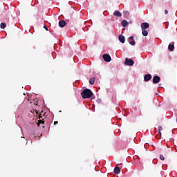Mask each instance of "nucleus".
Instances as JSON below:
<instances>
[{"label": "nucleus", "mask_w": 177, "mask_h": 177, "mask_svg": "<svg viewBox=\"0 0 177 177\" xmlns=\"http://www.w3.org/2000/svg\"><path fill=\"white\" fill-rule=\"evenodd\" d=\"M40 124H45V121L39 120L37 123L38 127H39Z\"/></svg>", "instance_id": "nucleus-17"}, {"label": "nucleus", "mask_w": 177, "mask_h": 177, "mask_svg": "<svg viewBox=\"0 0 177 177\" xmlns=\"http://www.w3.org/2000/svg\"><path fill=\"white\" fill-rule=\"evenodd\" d=\"M149 23L147 22H144L141 24V28L142 30H147L149 28Z\"/></svg>", "instance_id": "nucleus-5"}, {"label": "nucleus", "mask_w": 177, "mask_h": 177, "mask_svg": "<svg viewBox=\"0 0 177 177\" xmlns=\"http://www.w3.org/2000/svg\"><path fill=\"white\" fill-rule=\"evenodd\" d=\"M102 57L104 62H111V57L109 54H104L102 55Z\"/></svg>", "instance_id": "nucleus-3"}, {"label": "nucleus", "mask_w": 177, "mask_h": 177, "mask_svg": "<svg viewBox=\"0 0 177 177\" xmlns=\"http://www.w3.org/2000/svg\"><path fill=\"white\" fill-rule=\"evenodd\" d=\"M161 78L158 75H156L153 77L152 82L153 84H158L160 82Z\"/></svg>", "instance_id": "nucleus-4"}, {"label": "nucleus", "mask_w": 177, "mask_h": 177, "mask_svg": "<svg viewBox=\"0 0 177 177\" xmlns=\"http://www.w3.org/2000/svg\"><path fill=\"white\" fill-rule=\"evenodd\" d=\"M39 118H42V116L41 114L39 115Z\"/></svg>", "instance_id": "nucleus-24"}, {"label": "nucleus", "mask_w": 177, "mask_h": 177, "mask_svg": "<svg viewBox=\"0 0 177 177\" xmlns=\"http://www.w3.org/2000/svg\"><path fill=\"white\" fill-rule=\"evenodd\" d=\"M81 95L83 99H89V97H92V96H93V93L91 89L86 88L81 93Z\"/></svg>", "instance_id": "nucleus-1"}, {"label": "nucleus", "mask_w": 177, "mask_h": 177, "mask_svg": "<svg viewBox=\"0 0 177 177\" xmlns=\"http://www.w3.org/2000/svg\"><path fill=\"white\" fill-rule=\"evenodd\" d=\"M1 28L4 29L6 27V24L1 23L0 25Z\"/></svg>", "instance_id": "nucleus-16"}, {"label": "nucleus", "mask_w": 177, "mask_h": 177, "mask_svg": "<svg viewBox=\"0 0 177 177\" xmlns=\"http://www.w3.org/2000/svg\"><path fill=\"white\" fill-rule=\"evenodd\" d=\"M158 131H159V135H160V136H161V131H162V127L159 126Z\"/></svg>", "instance_id": "nucleus-18"}, {"label": "nucleus", "mask_w": 177, "mask_h": 177, "mask_svg": "<svg viewBox=\"0 0 177 177\" xmlns=\"http://www.w3.org/2000/svg\"><path fill=\"white\" fill-rule=\"evenodd\" d=\"M129 39H130V41H129L130 45H132L133 46H135L136 42L135 41V40H133V36L130 37Z\"/></svg>", "instance_id": "nucleus-9"}, {"label": "nucleus", "mask_w": 177, "mask_h": 177, "mask_svg": "<svg viewBox=\"0 0 177 177\" xmlns=\"http://www.w3.org/2000/svg\"><path fill=\"white\" fill-rule=\"evenodd\" d=\"M113 16H116L117 17H121V16H122V14H121V12H120V11L115 10L113 12Z\"/></svg>", "instance_id": "nucleus-10"}, {"label": "nucleus", "mask_w": 177, "mask_h": 177, "mask_svg": "<svg viewBox=\"0 0 177 177\" xmlns=\"http://www.w3.org/2000/svg\"><path fill=\"white\" fill-rule=\"evenodd\" d=\"M44 28H45V30H46V31H48V27H46V26H44Z\"/></svg>", "instance_id": "nucleus-23"}, {"label": "nucleus", "mask_w": 177, "mask_h": 177, "mask_svg": "<svg viewBox=\"0 0 177 177\" xmlns=\"http://www.w3.org/2000/svg\"><path fill=\"white\" fill-rule=\"evenodd\" d=\"M124 64H126V66H133L135 64V62L132 60V59L126 58Z\"/></svg>", "instance_id": "nucleus-2"}, {"label": "nucleus", "mask_w": 177, "mask_h": 177, "mask_svg": "<svg viewBox=\"0 0 177 177\" xmlns=\"http://www.w3.org/2000/svg\"><path fill=\"white\" fill-rule=\"evenodd\" d=\"M168 49L171 52H174V49H175V46H174V43H170L169 44Z\"/></svg>", "instance_id": "nucleus-7"}, {"label": "nucleus", "mask_w": 177, "mask_h": 177, "mask_svg": "<svg viewBox=\"0 0 177 177\" xmlns=\"http://www.w3.org/2000/svg\"><path fill=\"white\" fill-rule=\"evenodd\" d=\"M59 27H62V28L66 26V21L64 20L59 21Z\"/></svg>", "instance_id": "nucleus-13"}, {"label": "nucleus", "mask_w": 177, "mask_h": 177, "mask_svg": "<svg viewBox=\"0 0 177 177\" xmlns=\"http://www.w3.org/2000/svg\"><path fill=\"white\" fill-rule=\"evenodd\" d=\"M121 172V169H120L119 167H115L114 169V174H115V175H118V174H120Z\"/></svg>", "instance_id": "nucleus-11"}, {"label": "nucleus", "mask_w": 177, "mask_h": 177, "mask_svg": "<svg viewBox=\"0 0 177 177\" xmlns=\"http://www.w3.org/2000/svg\"><path fill=\"white\" fill-rule=\"evenodd\" d=\"M119 41L122 44H124L125 42V37H124V35H119Z\"/></svg>", "instance_id": "nucleus-8"}, {"label": "nucleus", "mask_w": 177, "mask_h": 177, "mask_svg": "<svg viewBox=\"0 0 177 177\" xmlns=\"http://www.w3.org/2000/svg\"><path fill=\"white\" fill-rule=\"evenodd\" d=\"M142 34L144 37H147L149 35V31L146 29H142Z\"/></svg>", "instance_id": "nucleus-12"}, {"label": "nucleus", "mask_w": 177, "mask_h": 177, "mask_svg": "<svg viewBox=\"0 0 177 177\" xmlns=\"http://www.w3.org/2000/svg\"><path fill=\"white\" fill-rule=\"evenodd\" d=\"M151 80V74H147L144 77V81L147 82L150 81Z\"/></svg>", "instance_id": "nucleus-6"}, {"label": "nucleus", "mask_w": 177, "mask_h": 177, "mask_svg": "<svg viewBox=\"0 0 177 177\" xmlns=\"http://www.w3.org/2000/svg\"><path fill=\"white\" fill-rule=\"evenodd\" d=\"M31 113H36V114H38V111H37V110H33L32 111H31Z\"/></svg>", "instance_id": "nucleus-20"}, {"label": "nucleus", "mask_w": 177, "mask_h": 177, "mask_svg": "<svg viewBox=\"0 0 177 177\" xmlns=\"http://www.w3.org/2000/svg\"><path fill=\"white\" fill-rule=\"evenodd\" d=\"M122 27H127L128 26V21L127 20H123L122 21Z\"/></svg>", "instance_id": "nucleus-14"}, {"label": "nucleus", "mask_w": 177, "mask_h": 177, "mask_svg": "<svg viewBox=\"0 0 177 177\" xmlns=\"http://www.w3.org/2000/svg\"><path fill=\"white\" fill-rule=\"evenodd\" d=\"M89 84H91V85H93L95 84V77H91L90 79Z\"/></svg>", "instance_id": "nucleus-15"}, {"label": "nucleus", "mask_w": 177, "mask_h": 177, "mask_svg": "<svg viewBox=\"0 0 177 177\" xmlns=\"http://www.w3.org/2000/svg\"><path fill=\"white\" fill-rule=\"evenodd\" d=\"M160 158L162 161H164L165 160V158L164 157L163 155H160Z\"/></svg>", "instance_id": "nucleus-19"}, {"label": "nucleus", "mask_w": 177, "mask_h": 177, "mask_svg": "<svg viewBox=\"0 0 177 177\" xmlns=\"http://www.w3.org/2000/svg\"><path fill=\"white\" fill-rule=\"evenodd\" d=\"M57 124H59V122H57V121L54 122V125H57Z\"/></svg>", "instance_id": "nucleus-21"}, {"label": "nucleus", "mask_w": 177, "mask_h": 177, "mask_svg": "<svg viewBox=\"0 0 177 177\" xmlns=\"http://www.w3.org/2000/svg\"><path fill=\"white\" fill-rule=\"evenodd\" d=\"M165 15H168V10H165Z\"/></svg>", "instance_id": "nucleus-22"}]
</instances>
